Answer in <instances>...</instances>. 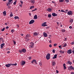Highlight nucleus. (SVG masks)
<instances>
[{
	"label": "nucleus",
	"instance_id": "nucleus-1",
	"mask_svg": "<svg viewBox=\"0 0 74 74\" xmlns=\"http://www.w3.org/2000/svg\"><path fill=\"white\" fill-rule=\"evenodd\" d=\"M50 56H51L50 54H48L46 55V58L47 60H49L50 59Z\"/></svg>",
	"mask_w": 74,
	"mask_h": 74
},
{
	"label": "nucleus",
	"instance_id": "nucleus-2",
	"mask_svg": "<svg viewBox=\"0 0 74 74\" xmlns=\"http://www.w3.org/2000/svg\"><path fill=\"white\" fill-rule=\"evenodd\" d=\"M67 14L69 15H73V12L71 10H70L69 11H68L67 12Z\"/></svg>",
	"mask_w": 74,
	"mask_h": 74
},
{
	"label": "nucleus",
	"instance_id": "nucleus-3",
	"mask_svg": "<svg viewBox=\"0 0 74 74\" xmlns=\"http://www.w3.org/2000/svg\"><path fill=\"white\" fill-rule=\"evenodd\" d=\"M34 22H35V21L34 20H32L29 22V25L32 24Z\"/></svg>",
	"mask_w": 74,
	"mask_h": 74
},
{
	"label": "nucleus",
	"instance_id": "nucleus-4",
	"mask_svg": "<svg viewBox=\"0 0 74 74\" xmlns=\"http://www.w3.org/2000/svg\"><path fill=\"white\" fill-rule=\"evenodd\" d=\"M72 50L71 49H70L69 50L67 51V53H69V54H70L71 53H72Z\"/></svg>",
	"mask_w": 74,
	"mask_h": 74
},
{
	"label": "nucleus",
	"instance_id": "nucleus-5",
	"mask_svg": "<svg viewBox=\"0 0 74 74\" xmlns=\"http://www.w3.org/2000/svg\"><path fill=\"white\" fill-rule=\"evenodd\" d=\"M11 66V64H6L5 65V66L7 67H10V66Z\"/></svg>",
	"mask_w": 74,
	"mask_h": 74
},
{
	"label": "nucleus",
	"instance_id": "nucleus-6",
	"mask_svg": "<svg viewBox=\"0 0 74 74\" xmlns=\"http://www.w3.org/2000/svg\"><path fill=\"white\" fill-rule=\"evenodd\" d=\"M31 63H35L36 64H37V63L36 62V60H33L31 62Z\"/></svg>",
	"mask_w": 74,
	"mask_h": 74
},
{
	"label": "nucleus",
	"instance_id": "nucleus-7",
	"mask_svg": "<svg viewBox=\"0 0 74 74\" xmlns=\"http://www.w3.org/2000/svg\"><path fill=\"white\" fill-rule=\"evenodd\" d=\"M38 35V33L37 32H35L33 33V35L34 36H37Z\"/></svg>",
	"mask_w": 74,
	"mask_h": 74
},
{
	"label": "nucleus",
	"instance_id": "nucleus-8",
	"mask_svg": "<svg viewBox=\"0 0 74 74\" xmlns=\"http://www.w3.org/2000/svg\"><path fill=\"white\" fill-rule=\"evenodd\" d=\"M68 69L69 70H70V69L71 70H74V67H73L72 66H69V67L68 68Z\"/></svg>",
	"mask_w": 74,
	"mask_h": 74
},
{
	"label": "nucleus",
	"instance_id": "nucleus-9",
	"mask_svg": "<svg viewBox=\"0 0 74 74\" xmlns=\"http://www.w3.org/2000/svg\"><path fill=\"white\" fill-rule=\"evenodd\" d=\"M25 63H26V62L23 61H22V62L21 64V66H23L24 64H25Z\"/></svg>",
	"mask_w": 74,
	"mask_h": 74
},
{
	"label": "nucleus",
	"instance_id": "nucleus-10",
	"mask_svg": "<svg viewBox=\"0 0 74 74\" xmlns=\"http://www.w3.org/2000/svg\"><path fill=\"white\" fill-rule=\"evenodd\" d=\"M57 56H58V54H56L54 55V56L52 58L53 59H55L57 58Z\"/></svg>",
	"mask_w": 74,
	"mask_h": 74
},
{
	"label": "nucleus",
	"instance_id": "nucleus-11",
	"mask_svg": "<svg viewBox=\"0 0 74 74\" xmlns=\"http://www.w3.org/2000/svg\"><path fill=\"white\" fill-rule=\"evenodd\" d=\"M52 9L51 8H49L47 10V11H48V12H51V11H52Z\"/></svg>",
	"mask_w": 74,
	"mask_h": 74
},
{
	"label": "nucleus",
	"instance_id": "nucleus-12",
	"mask_svg": "<svg viewBox=\"0 0 74 74\" xmlns=\"http://www.w3.org/2000/svg\"><path fill=\"white\" fill-rule=\"evenodd\" d=\"M52 15L53 16H58V14H56V13H52Z\"/></svg>",
	"mask_w": 74,
	"mask_h": 74
},
{
	"label": "nucleus",
	"instance_id": "nucleus-13",
	"mask_svg": "<svg viewBox=\"0 0 74 74\" xmlns=\"http://www.w3.org/2000/svg\"><path fill=\"white\" fill-rule=\"evenodd\" d=\"M22 52H23V53H25V52H26V49H22Z\"/></svg>",
	"mask_w": 74,
	"mask_h": 74
},
{
	"label": "nucleus",
	"instance_id": "nucleus-14",
	"mask_svg": "<svg viewBox=\"0 0 74 74\" xmlns=\"http://www.w3.org/2000/svg\"><path fill=\"white\" fill-rule=\"evenodd\" d=\"M5 45V44L4 43H3L1 44V48H3V47Z\"/></svg>",
	"mask_w": 74,
	"mask_h": 74
},
{
	"label": "nucleus",
	"instance_id": "nucleus-15",
	"mask_svg": "<svg viewBox=\"0 0 74 74\" xmlns=\"http://www.w3.org/2000/svg\"><path fill=\"white\" fill-rule=\"evenodd\" d=\"M70 22L71 23H72L73 22V19L71 18L70 19Z\"/></svg>",
	"mask_w": 74,
	"mask_h": 74
},
{
	"label": "nucleus",
	"instance_id": "nucleus-16",
	"mask_svg": "<svg viewBox=\"0 0 74 74\" xmlns=\"http://www.w3.org/2000/svg\"><path fill=\"white\" fill-rule=\"evenodd\" d=\"M31 37V36H30V34H28L26 35V37H27V38H29V37Z\"/></svg>",
	"mask_w": 74,
	"mask_h": 74
},
{
	"label": "nucleus",
	"instance_id": "nucleus-17",
	"mask_svg": "<svg viewBox=\"0 0 74 74\" xmlns=\"http://www.w3.org/2000/svg\"><path fill=\"white\" fill-rule=\"evenodd\" d=\"M38 18V17H37V15H35L34 16V19H37Z\"/></svg>",
	"mask_w": 74,
	"mask_h": 74
},
{
	"label": "nucleus",
	"instance_id": "nucleus-18",
	"mask_svg": "<svg viewBox=\"0 0 74 74\" xmlns=\"http://www.w3.org/2000/svg\"><path fill=\"white\" fill-rule=\"evenodd\" d=\"M43 35L45 37H47V36H48V35H47V34L46 33H44Z\"/></svg>",
	"mask_w": 74,
	"mask_h": 74
},
{
	"label": "nucleus",
	"instance_id": "nucleus-19",
	"mask_svg": "<svg viewBox=\"0 0 74 74\" xmlns=\"http://www.w3.org/2000/svg\"><path fill=\"white\" fill-rule=\"evenodd\" d=\"M63 65L64 70H66V64H64Z\"/></svg>",
	"mask_w": 74,
	"mask_h": 74
},
{
	"label": "nucleus",
	"instance_id": "nucleus-20",
	"mask_svg": "<svg viewBox=\"0 0 74 74\" xmlns=\"http://www.w3.org/2000/svg\"><path fill=\"white\" fill-rule=\"evenodd\" d=\"M52 63L53 66H55L56 64L55 62V61H52Z\"/></svg>",
	"mask_w": 74,
	"mask_h": 74
},
{
	"label": "nucleus",
	"instance_id": "nucleus-21",
	"mask_svg": "<svg viewBox=\"0 0 74 74\" xmlns=\"http://www.w3.org/2000/svg\"><path fill=\"white\" fill-rule=\"evenodd\" d=\"M3 15L5 16V15H6V11H5L3 12Z\"/></svg>",
	"mask_w": 74,
	"mask_h": 74
},
{
	"label": "nucleus",
	"instance_id": "nucleus-22",
	"mask_svg": "<svg viewBox=\"0 0 74 74\" xmlns=\"http://www.w3.org/2000/svg\"><path fill=\"white\" fill-rule=\"evenodd\" d=\"M33 47H34V46L31 45H30L29 46V48H33Z\"/></svg>",
	"mask_w": 74,
	"mask_h": 74
},
{
	"label": "nucleus",
	"instance_id": "nucleus-23",
	"mask_svg": "<svg viewBox=\"0 0 74 74\" xmlns=\"http://www.w3.org/2000/svg\"><path fill=\"white\" fill-rule=\"evenodd\" d=\"M47 23V22H45L44 23H43L42 25V26H45V24Z\"/></svg>",
	"mask_w": 74,
	"mask_h": 74
},
{
	"label": "nucleus",
	"instance_id": "nucleus-24",
	"mask_svg": "<svg viewBox=\"0 0 74 74\" xmlns=\"http://www.w3.org/2000/svg\"><path fill=\"white\" fill-rule=\"evenodd\" d=\"M30 44H31V45H32L33 46H34V43L33 42H31L30 43Z\"/></svg>",
	"mask_w": 74,
	"mask_h": 74
},
{
	"label": "nucleus",
	"instance_id": "nucleus-25",
	"mask_svg": "<svg viewBox=\"0 0 74 74\" xmlns=\"http://www.w3.org/2000/svg\"><path fill=\"white\" fill-rule=\"evenodd\" d=\"M29 38H26L25 39L26 41H29Z\"/></svg>",
	"mask_w": 74,
	"mask_h": 74
},
{
	"label": "nucleus",
	"instance_id": "nucleus-26",
	"mask_svg": "<svg viewBox=\"0 0 74 74\" xmlns=\"http://www.w3.org/2000/svg\"><path fill=\"white\" fill-rule=\"evenodd\" d=\"M34 5L32 6H30V9H31V10H32V8H34Z\"/></svg>",
	"mask_w": 74,
	"mask_h": 74
},
{
	"label": "nucleus",
	"instance_id": "nucleus-27",
	"mask_svg": "<svg viewBox=\"0 0 74 74\" xmlns=\"http://www.w3.org/2000/svg\"><path fill=\"white\" fill-rule=\"evenodd\" d=\"M10 64L12 66H16V65H17V64H16V63L15 64H11V63H10Z\"/></svg>",
	"mask_w": 74,
	"mask_h": 74
},
{
	"label": "nucleus",
	"instance_id": "nucleus-28",
	"mask_svg": "<svg viewBox=\"0 0 74 74\" xmlns=\"http://www.w3.org/2000/svg\"><path fill=\"white\" fill-rule=\"evenodd\" d=\"M31 3H33V4L34 3H35V1L34 0H32L31 2Z\"/></svg>",
	"mask_w": 74,
	"mask_h": 74
},
{
	"label": "nucleus",
	"instance_id": "nucleus-29",
	"mask_svg": "<svg viewBox=\"0 0 74 74\" xmlns=\"http://www.w3.org/2000/svg\"><path fill=\"white\" fill-rule=\"evenodd\" d=\"M14 18L15 19H19V17H18V16H15L14 17Z\"/></svg>",
	"mask_w": 74,
	"mask_h": 74
},
{
	"label": "nucleus",
	"instance_id": "nucleus-30",
	"mask_svg": "<svg viewBox=\"0 0 74 74\" xmlns=\"http://www.w3.org/2000/svg\"><path fill=\"white\" fill-rule=\"evenodd\" d=\"M60 52L61 53H64V51H63L61 50L60 51Z\"/></svg>",
	"mask_w": 74,
	"mask_h": 74
},
{
	"label": "nucleus",
	"instance_id": "nucleus-31",
	"mask_svg": "<svg viewBox=\"0 0 74 74\" xmlns=\"http://www.w3.org/2000/svg\"><path fill=\"white\" fill-rule=\"evenodd\" d=\"M68 64H70V65H71V64H72V63L71 62L69 61L68 62Z\"/></svg>",
	"mask_w": 74,
	"mask_h": 74
},
{
	"label": "nucleus",
	"instance_id": "nucleus-32",
	"mask_svg": "<svg viewBox=\"0 0 74 74\" xmlns=\"http://www.w3.org/2000/svg\"><path fill=\"white\" fill-rule=\"evenodd\" d=\"M39 65H40V66H42V62H40L39 63Z\"/></svg>",
	"mask_w": 74,
	"mask_h": 74
},
{
	"label": "nucleus",
	"instance_id": "nucleus-33",
	"mask_svg": "<svg viewBox=\"0 0 74 74\" xmlns=\"http://www.w3.org/2000/svg\"><path fill=\"white\" fill-rule=\"evenodd\" d=\"M18 52L20 53H22V50H19L18 51Z\"/></svg>",
	"mask_w": 74,
	"mask_h": 74
},
{
	"label": "nucleus",
	"instance_id": "nucleus-34",
	"mask_svg": "<svg viewBox=\"0 0 74 74\" xmlns=\"http://www.w3.org/2000/svg\"><path fill=\"white\" fill-rule=\"evenodd\" d=\"M52 16H51V14H49L48 15V17L49 18H51Z\"/></svg>",
	"mask_w": 74,
	"mask_h": 74
},
{
	"label": "nucleus",
	"instance_id": "nucleus-35",
	"mask_svg": "<svg viewBox=\"0 0 74 74\" xmlns=\"http://www.w3.org/2000/svg\"><path fill=\"white\" fill-rule=\"evenodd\" d=\"M12 33H13L14 32V29H12L11 31Z\"/></svg>",
	"mask_w": 74,
	"mask_h": 74
},
{
	"label": "nucleus",
	"instance_id": "nucleus-36",
	"mask_svg": "<svg viewBox=\"0 0 74 74\" xmlns=\"http://www.w3.org/2000/svg\"><path fill=\"white\" fill-rule=\"evenodd\" d=\"M61 32H62L63 33V32H65V29H62L61 30Z\"/></svg>",
	"mask_w": 74,
	"mask_h": 74
},
{
	"label": "nucleus",
	"instance_id": "nucleus-37",
	"mask_svg": "<svg viewBox=\"0 0 74 74\" xmlns=\"http://www.w3.org/2000/svg\"><path fill=\"white\" fill-rule=\"evenodd\" d=\"M4 30H5V28H3V29H1V31H2V32H3V31H4Z\"/></svg>",
	"mask_w": 74,
	"mask_h": 74
},
{
	"label": "nucleus",
	"instance_id": "nucleus-38",
	"mask_svg": "<svg viewBox=\"0 0 74 74\" xmlns=\"http://www.w3.org/2000/svg\"><path fill=\"white\" fill-rule=\"evenodd\" d=\"M59 1H60V2L62 3V2H63V1H64V0H60Z\"/></svg>",
	"mask_w": 74,
	"mask_h": 74
},
{
	"label": "nucleus",
	"instance_id": "nucleus-39",
	"mask_svg": "<svg viewBox=\"0 0 74 74\" xmlns=\"http://www.w3.org/2000/svg\"><path fill=\"white\" fill-rule=\"evenodd\" d=\"M67 46V44L66 43H65L64 44V45L63 46V47H66Z\"/></svg>",
	"mask_w": 74,
	"mask_h": 74
},
{
	"label": "nucleus",
	"instance_id": "nucleus-40",
	"mask_svg": "<svg viewBox=\"0 0 74 74\" xmlns=\"http://www.w3.org/2000/svg\"><path fill=\"white\" fill-rule=\"evenodd\" d=\"M16 1H16V0L15 1V2L14 3V4L15 5H16Z\"/></svg>",
	"mask_w": 74,
	"mask_h": 74
},
{
	"label": "nucleus",
	"instance_id": "nucleus-41",
	"mask_svg": "<svg viewBox=\"0 0 74 74\" xmlns=\"http://www.w3.org/2000/svg\"><path fill=\"white\" fill-rule=\"evenodd\" d=\"M71 44L72 45H73V44H74V40L72 42H71Z\"/></svg>",
	"mask_w": 74,
	"mask_h": 74
},
{
	"label": "nucleus",
	"instance_id": "nucleus-42",
	"mask_svg": "<svg viewBox=\"0 0 74 74\" xmlns=\"http://www.w3.org/2000/svg\"><path fill=\"white\" fill-rule=\"evenodd\" d=\"M61 12H65V11L64 10H63L62 9L61 10Z\"/></svg>",
	"mask_w": 74,
	"mask_h": 74
},
{
	"label": "nucleus",
	"instance_id": "nucleus-43",
	"mask_svg": "<svg viewBox=\"0 0 74 74\" xmlns=\"http://www.w3.org/2000/svg\"><path fill=\"white\" fill-rule=\"evenodd\" d=\"M65 13H67L68 12V10L66 9V12H65Z\"/></svg>",
	"mask_w": 74,
	"mask_h": 74
},
{
	"label": "nucleus",
	"instance_id": "nucleus-44",
	"mask_svg": "<svg viewBox=\"0 0 74 74\" xmlns=\"http://www.w3.org/2000/svg\"><path fill=\"white\" fill-rule=\"evenodd\" d=\"M65 0V1H66V3H69V0Z\"/></svg>",
	"mask_w": 74,
	"mask_h": 74
},
{
	"label": "nucleus",
	"instance_id": "nucleus-45",
	"mask_svg": "<svg viewBox=\"0 0 74 74\" xmlns=\"http://www.w3.org/2000/svg\"><path fill=\"white\" fill-rule=\"evenodd\" d=\"M57 44L56 43H55L54 44V47H56L57 45Z\"/></svg>",
	"mask_w": 74,
	"mask_h": 74
},
{
	"label": "nucleus",
	"instance_id": "nucleus-46",
	"mask_svg": "<svg viewBox=\"0 0 74 74\" xmlns=\"http://www.w3.org/2000/svg\"><path fill=\"white\" fill-rule=\"evenodd\" d=\"M52 52L53 53H55V49H54L53 50Z\"/></svg>",
	"mask_w": 74,
	"mask_h": 74
},
{
	"label": "nucleus",
	"instance_id": "nucleus-47",
	"mask_svg": "<svg viewBox=\"0 0 74 74\" xmlns=\"http://www.w3.org/2000/svg\"><path fill=\"white\" fill-rule=\"evenodd\" d=\"M10 16H11V17H12V16H13V14H10Z\"/></svg>",
	"mask_w": 74,
	"mask_h": 74
},
{
	"label": "nucleus",
	"instance_id": "nucleus-48",
	"mask_svg": "<svg viewBox=\"0 0 74 74\" xmlns=\"http://www.w3.org/2000/svg\"><path fill=\"white\" fill-rule=\"evenodd\" d=\"M28 59H29V60H30L32 59V57H29L28 58Z\"/></svg>",
	"mask_w": 74,
	"mask_h": 74
},
{
	"label": "nucleus",
	"instance_id": "nucleus-49",
	"mask_svg": "<svg viewBox=\"0 0 74 74\" xmlns=\"http://www.w3.org/2000/svg\"><path fill=\"white\" fill-rule=\"evenodd\" d=\"M8 3L9 5L11 4H12V3L9 2V1L8 2Z\"/></svg>",
	"mask_w": 74,
	"mask_h": 74
},
{
	"label": "nucleus",
	"instance_id": "nucleus-50",
	"mask_svg": "<svg viewBox=\"0 0 74 74\" xmlns=\"http://www.w3.org/2000/svg\"><path fill=\"white\" fill-rule=\"evenodd\" d=\"M49 47H50V48H51V47H52V45L51 44H50L49 46Z\"/></svg>",
	"mask_w": 74,
	"mask_h": 74
},
{
	"label": "nucleus",
	"instance_id": "nucleus-51",
	"mask_svg": "<svg viewBox=\"0 0 74 74\" xmlns=\"http://www.w3.org/2000/svg\"><path fill=\"white\" fill-rule=\"evenodd\" d=\"M13 1V0H9V2L11 3V1Z\"/></svg>",
	"mask_w": 74,
	"mask_h": 74
},
{
	"label": "nucleus",
	"instance_id": "nucleus-52",
	"mask_svg": "<svg viewBox=\"0 0 74 74\" xmlns=\"http://www.w3.org/2000/svg\"><path fill=\"white\" fill-rule=\"evenodd\" d=\"M13 42L14 45H15L16 44V42L15 41H13Z\"/></svg>",
	"mask_w": 74,
	"mask_h": 74
},
{
	"label": "nucleus",
	"instance_id": "nucleus-53",
	"mask_svg": "<svg viewBox=\"0 0 74 74\" xmlns=\"http://www.w3.org/2000/svg\"><path fill=\"white\" fill-rule=\"evenodd\" d=\"M6 5L7 6H10V5H8V3H7V4H6Z\"/></svg>",
	"mask_w": 74,
	"mask_h": 74
},
{
	"label": "nucleus",
	"instance_id": "nucleus-54",
	"mask_svg": "<svg viewBox=\"0 0 74 74\" xmlns=\"http://www.w3.org/2000/svg\"><path fill=\"white\" fill-rule=\"evenodd\" d=\"M56 71V73H59V71H58V70H57Z\"/></svg>",
	"mask_w": 74,
	"mask_h": 74
},
{
	"label": "nucleus",
	"instance_id": "nucleus-55",
	"mask_svg": "<svg viewBox=\"0 0 74 74\" xmlns=\"http://www.w3.org/2000/svg\"><path fill=\"white\" fill-rule=\"evenodd\" d=\"M8 28H9V27H8V26H7L6 27V29H8Z\"/></svg>",
	"mask_w": 74,
	"mask_h": 74
},
{
	"label": "nucleus",
	"instance_id": "nucleus-56",
	"mask_svg": "<svg viewBox=\"0 0 74 74\" xmlns=\"http://www.w3.org/2000/svg\"><path fill=\"white\" fill-rule=\"evenodd\" d=\"M17 27L18 28L19 27V25H17Z\"/></svg>",
	"mask_w": 74,
	"mask_h": 74
},
{
	"label": "nucleus",
	"instance_id": "nucleus-57",
	"mask_svg": "<svg viewBox=\"0 0 74 74\" xmlns=\"http://www.w3.org/2000/svg\"><path fill=\"white\" fill-rule=\"evenodd\" d=\"M20 2H21V3L22 4H23V1H20Z\"/></svg>",
	"mask_w": 74,
	"mask_h": 74
},
{
	"label": "nucleus",
	"instance_id": "nucleus-58",
	"mask_svg": "<svg viewBox=\"0 0 74 74\" xmlns=\"http://www.w3.org/2000/svg\"><path fill=\"white\" fill-rule=\"evenodd\" d=\"M36 11L34 9L32 10V12H34V11Z\"/></svg>",
	"mask_w": 74,
	"mask_h": 74
},
{
	"label": "nucleus",
	"instance_id": "nucleus-59",
	"mask_svg": "<svg viewBox=\"0 0 74 74\" xmlns=\"http://www.w3.org/2000/svg\"><path fill=\"white\" fill-rule=\"evenodd\" d=\"M19 6H20V7H22V5H20Z\"/></svg>",
	"mask_w": 74,
	"mask_h": 74
},
{
	"label": "nucleus",
	"instance_id": "nucleus-60",
	"mask_svg": "<svg viewBox=\"0 0 74 74\" xmlns=\"http://www.w3.org/2000/svg\"><path fill=\"white\" fill-rule=\"evenodd\" d=\"M49 43H51V42H52V41H51V40H50V41H49Z\"/></svg>",
	"mask_w": 74,
	"mask_h": 74
},
{
	"label": "nucleus",
	"instance_id": "nucleus-61",
	"mask_svg": "<svg viewBox=\"0 0 74 74\" xmlns=\"http://www.w3.org/2000/svg\"><path fill=\"white\" fill-rule=\"evenodd\" d=\"M69 28L70 29H71L72 28V27L70 26L69 27Z\"/></svg>",
	"mask_w": 74,
	"mask_h": 74
},
{
	"label": "nucleus",
	"instance_id": "nucleus-62",
	"mask_svg": "<svg viewBox=\"0 0 74 74\" xmlns=\"http://www.w3.org/2000/svg\"><path fill=\"white\" fill-rule=\"evenodd\" d=\"M51 36L50 35L49 36V38H51Z\"/></svg>",
	"mask_w": 74,
	"mask_h": 74
},
{
	"label": "nucleus",
	"instance_id": "nucleus-63",
	"mask_svg": "<svg viewBox=\"0 0 74 74\" xmlns=\"http://www.w3.org/2000/svg\"><path fill=\"white\" fill-rule=\"evenodd\" d=\"M72 53H73L74 54V51L73 50L72 51Z\"/></svg>",
	"mask_w": 74,
	"mask_h": 74
},
{
	"label": "nucleus",
	"instance_id": "nucleus-64",
	"mask_svg": "<svg viewBox=\"0 0 74 74\" xmlns=\"http://www.w3.org/2000/svg\"><path fill=\"white\" fill-rule=\"evenodd\" d=\"M71 74H74V72H71Z\"/></svg>",
	"mask_w": 74,
	"mask_h": 74
}]
</instances>
